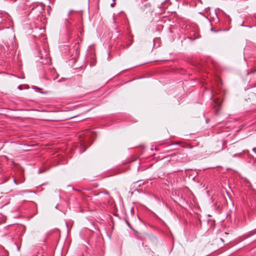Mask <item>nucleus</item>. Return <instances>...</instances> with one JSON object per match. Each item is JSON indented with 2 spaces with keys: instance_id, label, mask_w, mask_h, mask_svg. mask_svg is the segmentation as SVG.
I'll list each match as a JSON object with an SVG mask.
<instances>
[{
  "instance_id": "nucleus-10",
  "label": "nucleus",
  "mask_w": 256,
  "mask_h": 256,
  "mask_svg": "<svg viewBox=\"0 0 256 256\" xmlns=\"http://www.w3.org/2000/svg\"><path fill=\"white\" fill-rule=\"evenodd\" d=\"M58 76H57V74H56V76H52V79L54 80H55L56 78H57Z\"/></svg>"
},
{
  "instance_id": "nucleus-12",
  "label": "nucleus",
  "mask_w": 256,
  "mask_h": 256,
  "mask_svg": "<svg viewBox=\"0 0 256 256\" xmlns=\"http://www.w3.org/2000/svg\"><path fill=\"white\" fill-rule=\"evenodd\" d=\"M252 151L256 154V148H253Z\"/></svg>"
},
{
  "instance_id": "nucleus-1",
  "label": "nucleus",
  "mask_w": 256,
  "mask_h": 256,
  "mask_svg": "<svg viewBox=\"0 0 256 256\" xmlns=\"http://www.w3.org/2000/svg\"><path fill=\"white\" fill-rule=\"evenodd\" d=\"M8 16L6 14L0 13V30H2L4 28H9V27L6 26V20L8 18Z\"/></svg>"
},
{
  "instance_id": "nucleus-5",
  "label": "nucleus",
  "mask_w": 256,
  "mask_h": 256,
  "mask_svg": "<svg viewBox=\"0 0 256 256\" xmlns=\"http://www.w3.org/2000/svg\"><path fill=\"white\" fill-rule=\"evenodd\" d=\"M252 158V160H253V162H253L255 165H256V158H254L252 156H250V158Z\"/></svg>"
},
{
  "instance_id": "nucleus-13",
  "label": "nucleus",
  "mask_w": 256,
  "mask_h": 256,
  "mask_svg": "<svg viewBox=\"0 0 256 256\" xmlns=\"http://www.w3.org/2000/svg\"><path fill=\"white\" fill-rule=\"evenodd\" d=\"M14 182L16 184H18V182H17L16 180V179L14 180Z\"/></svg>"
},
{
  "instance_id": "nucleus-6",
  "label": "nucleus",
  "mask_w": 256,
  "mask_h": 256,
  "mask_svg": "<svg viewBox=\"0 0 256 256\" xmlns=\"http://www.w3.org/2000/svg\"><path fill=\"white\" fill-rule=\"evenodd\" d=\"M116 0H112V2H112L111 4H110V6L112 7V8H114L116 4V3H115V2Z\"/></svg>"
},
{
  "instance_id": "nucleus-2",
  "label": "nucleus",
  "mask_w": 256,
  "mask_h": 256,
  "mask_svg": "<svg viewBox=\"0 0 256 256\" xmlns=\"http://www.w3.org/2000/svg\"><path fill=\"white\" fill-rule=\"evenodd\" d=\"M214 106L216 108V110L217 111L219 110H220V102L218 101V100H216V99H214Z\"/></svg>"
},
{
  "instance_id": "nucleus-17",
  "label": "nucleus",
  "mask_w": 256,
  "mask_h": 256,
  "mask_svg": "<svg viewBox=\"0 0 256 256\" xmlns=\"http://www.w3.org/2000/svg\"><path fill=\"white\" fill-rule=\"evenodd\" d=\"M46 76L48 77L47 78H48V79H50V78H48V76Z\"/></svg>"
},
{
  "instance_id": "nucleus-14",
  "label": "nucleus",
  "mask_w": 256,
  "mask_h": 256,
  "mask_svg": "<svg viewBox=\"0 0 256 256\" xmlns=\"http://www.w3.org/2000/svg\"><path fill=\"white\" fill-rule=\"evenodd\" d=\"M220 240L222 242H224V240L223 238H220Z\"/></svg>"
},
{
  "instance_id": "nucleus-4",
  "label": "nucleus",
  "mask_w": 256,
  "mask_h": 256,
  "mask_svg": "<svg viewBox=\"0 0 256 256\" xmlns=\"http://www.w3.org/2000/svg\"><path fill=\"white\" fill-rule=\"evenodd\" d=\"M49 71H50V72L52 74H54V72H55V70H54V68H52H52H50V69L49 70Z\"/></svg>"
},
{
  "instance_id": "nucleus-9",
  "label": "nucleus",
  "mask_w": 256,
  "mask_h": 256,
  "mask_svg": "<svg viewBox=\"0 0 256 256\" xmlns=\"http://www.w3.org/2000/svg\"><path fill=\"white\" fill-rule=\"evenodd\" d=\"M246 238L244 236H241V239H240V240L242 241V240H244V239H245Z\"/></svg>"
},
{
  "instance_id": "nucleus-15",
  "label": "nucleus",
  "mask_w": 256,
  "mask_h": 256,
  "mask_svg": "<svg viewBox=\"0 0 256 256\" xmlns=\"http://www.w3.org/2000/svg\"><path fill=\"white\" fill-rule=\"evenodd\" d=\"M18 88H19V89H20V90H21V89H22V88H21V86H18Z\"/></svg>"
},
{
  "instance_id": "nucleus-11",
  "label": "nucleus",
  "mask_w": 256,
  "mask_h": 256,
  "mask_svg": "<svg viewBox=\"0 0 256 256\" xmlns=\"http://www.w3.org/2000/svg\"><path fill=\"white\" fill-rule=\"evenodd\" d=\"M234 146H230V147L229 148V149H230V150H232V149H233V148H234Z\"/></svg>"
},
{
  "instance_id": "nucleus-8",
  "label": "nucleus",
  "mask_w": 256,
  "mask_h": 256,
  "mask_svg": "<svg viewBox=\"0 0 256 256\" xmlns=\"http://www.w3.org/2000/svg\"><path fill=\"white\" fill-rule=\"evenodd\" d=\"M73 12H78V11H74V10H70L68 12V16H70Z\"/></svg>"
},
{
  "instance_id": "nucleus-3",
  "label": "nucleus",
  "mask_w": 256,
  "mask_h": 256,
  "mask_svg": "<svg viewBox=\"0 0 256 256\" xmlns=\"http://www.w3.org/2000/svg\"><path fill=\"white\" fill-rule=\"evenodd\" d=\"M241 179H242V182H241V184L242 182L246 184V186L249 188L251 186V184L250 180H248L246 178H241Z\"/></svg>"
},
{
  "instance_id": "nucleus-16",
  "label": "nucleus",
  "mask_w": 256,
  "mask_h": 256,
  "mask_svg": "<svg viewBox=\"0 0 256 256\" xmlns=\"http://www.w3.org/2000/svg\"><path fill=\"white\" fill-rule=\"evenodd\" d=\"M238 154H234V156H236V155H238Z\"/></svg>"
},
{
  "instance_id": "nucleus-7",
  "label": "nucleus",
  "mask_w": 256,
  "mask_h": 256,
  "mask_svg": "<svg viewBox=\"0 0 256 256\" xmlns=\"http://www.w3.org/2000/svg\"><path fill=\"white\" fill-rule=\"evenodd\" d=\"M68 24H69V21H68V20L67 18L65 20V24H66V26H68Z\"/></svg>"
}]
</instances>
